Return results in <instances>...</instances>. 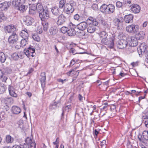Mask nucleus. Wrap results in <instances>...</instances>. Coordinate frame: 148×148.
<instances>
[{"mask_svg":"<svg viewBox=\"0 0 148 148\" xmlns=\"http://www.w3.org/2000/svg\"><path fill=\"white\" fill-rule=\"evenodd\" d=\"M69 52L70 53H72L73 55L75 54H83L84 53L82 52V53H77L76 52V50L74 49L73 48H71Z\"/></svg>","mask_w":148,"mask_h":148,"instance_id":"nucleus-47","label":"nucleus"},{"mask_svg":"<svg viewBox=\"0 0 148 148\" xmlns=\"http://www.w3.org/2000/svg\"><path fill=\"white\" fill-rule=\"evenodd\" d=\"M8 90L10 95L11 96L16 98L17 97V95L15 92V90L13 86L9 85L8 87Z\"/></svg>","mask_w":148,"mask_h":148,"instance_id":"nucleus-17","label":"nucleus"},{"mask_svg":"<svg viewBox=\"0 0 148 148\" xmlns=\"http://www.w3.org/2000/svg\"><path fill=\"white\" fill-rule=\"evenodd\" d=\"M91 8L92 9H93L94 10H97L98 9V5L97 4H93L92 7Z\"/></svg>","mask_w":148,"mask_h":148,"instance_id":"nucleus-56","label":"nucleus"},{"mask_svg":"<svg viewBox=\"0 0 148 148\" xmlns=\"http://www.w3.org/2000/svg\"><path fill=\"white\" fill-rule=\"evenodd\" d=\"M11 111L13 114H17L21 112V110L19 107L13 106L12 107Z\"/></svg>","mask_w":148,"mask_h":148,"instance_id":"nucleus-23","label":"nucleus"},{"mask_svg":"<svg viewBox=\"0 0 148 148\" xmlns=\"http://www.w3.org/2000/svg\"><path fill=\"white\" fill-rule=\"evenodd\" d=\"M35 7L36 8V10L39 13L45 10L43 9L42 5L40 3H38Z\"/></svg>","mask_w":148,"mask_h":148,"instance_id":"nucleus-29","label":"nucleus"},{"mask_svg":"<svg viewBox=\"0 0 148 148\" xmlns=\"http://www.w3.org/2000/svg\"><path fill=\"white\" fill-rule=\"evenodd\" d=\"M86 21L88 23L95 26H97L98 25V23L96 19L91 16L89 17Z\"/></svg>","mask_w":148,"mask_h":148,"instance_id":"nucleus-13","label":"nucleus"},{"mask_svg":"<svg viewBox=\"0 0 148 148\" xmlns=\"http://www.w3.org/2000/svg\"><path fill=\"white\" fill-rule=\"evenodd\" d=\"M76 27H77V25H75L74 24H73L71 23H69V27L68 28V29H74Z\"/></svg>","mask_w":148,"mask_h":148,"instance_id":"nucleus-49","label":"nucleus"},{"mask_svg":"<svg viewBox=\"0 0 148 148\" xmlns=\"http://www.w3.org/2000/svg\"><path fill=\"white\" fill-rule=\"evenodd\" d=\"M65 0H61L59 2V8H62L64 7L65 5L66 4Z\"/></svg>","mask_w":148,"mask_h":148,"instance_id":"nucleus-38","label":"nucleus"},{"mask_svg":"<svg viewBox=\"0 0 148 148\" xmlns=\"http://www.w3.org/2000/svg\"><path fill=\"white\" fill-rule=\"evenodd\" d=\"M123 3L125 6H127L128 7H130L132 5V3L131 0H124Z\"/></svg>","mask_w":148,"mask_h":148,"instance_id":"nucleus-40","label":"nucleus"},{"mask_svg":"<svg viewBox=\"0 0 148 148\" xmlns=\"http://www.w3.org/2000/svg\"><path fill=\"white\" fill-rule=\"evenodd\" d=\"M131 10L135 13H138L140 12V7L137 4H134L131 7Z\"/></svg>","mask_w":148,"mask_h":148,"instance_id":"nucleus-19","label":"nucleus"},{"mask_svg":"<svg viewBox=\"0 0 148 148\" xmlns=\"http://www.w3.org/2000/svg\"><path fill=\"white\" fill-rule=\"evenodd\" d=\"M116 5L118 8H121L123 6V3L119 1H117L116 3Z\"/></svg>","mask_w":148,"mask_h":148,"instance_id":"nucleus-54","label":"nucleus"},{"mask_svg":"<svg viewBox=\"0 0 148 148\" xmlns=\"http://www.w3.org/2000/svg\"><path fill=\"white\" fill-rule=\"evenodd\" d=\"M5 19V17L4 16L3 12H0V21H1V20H4Z\"/></svg>","mask_w":148,"mask_h":148,"instance_id":"nucleus-53","label":"nucleus"},{"mask_svg":"<svg viewBox=\"0 0 148 148\" xmlns=\"http://www.w3.org/2000/svg\"><path fill=\"white\" fill-rule=\"evenodd\" d=\"M28 41V39L23 38L20 42V46L23 47L27 44Z\"/></svg>","mask_w":148,"mask_h":148,"instance_id":"nucleus-36","label":"nucleus"},{"mask_svg":"<svg viewBox=\"0 0 148 148\" xmlns=\"http://www.w3.org/2000/svg\"><path fill=\"white\" fill-rule=\"evenodd\" d=\"M138 138L139 141L143 142V136L141 134H139L138 135Z\"/></svg>","mask_w":148,"mask_h":148,"instance_id":"nucleus-58","label":"nucleus"},{"mask_svg":"<svg viewBox=\"0 0 148 148\" xmlns=\"http://www.w3.org/2000/svg\"><path fill=\"white\" fill-rule=\"evenodd\" d=\"M2 6L1 10H6L10 6L11 4L10 2L5 1L3 3H1Z\"/></svg>","mask_w":148,"mask_h":148,"instance_id":"nucleus-24","label":"nucleus"},{"mask_svg":"<svg viewBox=\"0 0 148 148\" xmlns=\"http://www.w3.org/2000/svg\"><path fill=\"white\" fill-rule=\"evenodd\" d=\"M142 136L143 142L145 140H148V132L147 131H144L143 133Z\"/></svg>","mask_w":148,"mask_h":148,"instance_id":"nucleus-35","label":"nucleus"},{"mask_svg":"<svg viewBox=\"0 0 148 148\" xmlns=\"http://www.w3.org/2000/svg\"><path fill=\"white\" fill-rule=\"evenodd\" d=\"M133 16L132 14L126 15L124 17V20L126 23H132L133 21Z\"/></svg>","mask_w":148,"mask_h":148,"instance_id":"nucleus-20","label":"nucleus"},{"mask_svg":"<svg viewBox=\"0 0 148 148\" xmlns=\"http://www.w3.org/2000/svg\"><path fill=\"white\" fill-rule=\"evenodd\" d=\"M36 8L35 7L30 9L29 11V13L31 15H34L36 13Z\"/></svg>","mask_w":148,"mask_h":148,"instance_id":"nucleus-42","label":"nucleus"},{"mask_svg":"<svg viewBox=\"0 0 148 148\" xmlns=\"http://www.w3.org/2000/svg\"><path fill=\"white\" fill-rule=\"evenodd\" d=\"M35 52V50L32 46H30L27 49H25L24 50V52L28 58L30 56V54L34 53Z\"/></svg>","mask_w":148,"mask_h":148,"instance_id":"nucleus-11","label":"nucleus"},{"mask_svg":"<svg viewBox=\"0 0 148 148\" xmlns=\"http://www.w3.org/2000/svg\"><path fill=\"white\" fill-rule=\"evenodd\" d=\"M88 27L87 23L82 22L77 25V28L79 30H83L85 29Z\"/></svg>","mask_w":148,"mask_h":148,"instance_id":"nucleus-15","label":"nucleus"},{"mask_svg":"<svg viewBox=\"0 0 148 148\" xmlns=\"http://www.w3.org/2000/svg\"><path fill=\"white\" fill-rule=\"evenodd\" d=\"M100 9L101 12L106 14H110L113 13L114 11L115 6L110 4L108 5L103 4L101 6Z\"/></svg>","mask_w":148,"mask_h":148,"instance_id":"nucleus-1","label":"nucleus"},{"mask_svg":"<svg viewBox=\"0 0 148 148\" xmlns=\"http://www.w3.org/2000/svg\"><path fill=\"white\" fill-rule=\"evenodd\" d=\"M59 143V138H57L55 142H53V144H58Z\"/></svg>","mask_w":148,"mask_h":148,"instance_id":"nucleus-59","label":"nucleus"},{"mask_svg":"<svg viewBox=\"0 0 148 148\" xmlns=\"http://www.w3.org/2000/svg\"><path fill=\"white\" fill-rule=\"evenodd\" d=\"M74 19L77 21H78L79 19V14H76L74 16Z\"/></svg>","mask_w":148,"mask_h":148,"instance_id":"nucleus-57","label":"nucleus"},{"mask_svg":"<svg viewBox=\"0 0 148 148\" xmlns=\"http://www.w3.org/2000/svg\"><path fill=\"white\" fill-rule=\"evenodd\" d=\"M12 148H22L21 145H15L13 146Z\"/></svg>","mask_w":148,"mask_h":148,"instance_id":"nucleus-61","label":"nucleus"},{"mask_svg":"<svg viewBox=\"0 0 148 148\" xmlns=\"http://www.w3.org/2000/svg\"><path fill=\"white\" fill-rule=\"evenodd\" d=\"M50 33L51 35H54L55 34L56 32V29H54L53 28L51 27L49 30Z\"/></svg>","mask_w":148,"mask_h":148,"instance_id":"nucleus-48","label":"nucleus"},{"mask_svg":"<svg viewBox=\"0 0 148 148\" xmlns=\"http://www.w3.org/2000/svg\"><path fill=\"white\" fill-rule=\"evenodd\" d=\"M12 70L10 69L7 68L4 69L3 72L7 74H10Z\"/></svg>","mask_w":148,"mask_h":148,"instance_id":"nucleus-51","label":"nucleus"},{"mask_svg":"<svg viewBox=\"0 0 148 148\" xmlns=\"http://www.w3.org/2000/svg\"><path fill=\"white\" fill-rule=\"evenodd\" d=\"M138 51L140 57L141 55H144L148 62V50L147 46L145 43L140 44L139 48H138Z\"/></svg>","mask_w":148,"mask_h":148,"instance_id":"nucleus-2","label":"nucleus"},{"mask_svg":"<svg viewBox=\"0 0 148 148\" xmlns=\"http://www.w3.org/2000/svg\"><path fill=\"white\" fill-rule=\"evenodd\" d=\"M41 78L40 80L41 83V86L43 90L44 89V88L45 86V81H46V75L45 73V72L42 73L40 74Z\"/></svg>","mask_w":148,"mask_h":148,"instance_id":"nucleus-16","label":"nucleus"},{"mask_svg":"<svg viewBox=\"0 0 148 148\" xmlns=\"http://www.w3.org/2000/svg\"><path fill=\"white\" fill-rule=\"evenodd\" d=\"M114 37H111L108 39L107 37L103 38L101 40V42L102 44L106 45L109 47L112 48L114 46Z\"/></svg>","mask_w":148,"mask_h":148,"instance_id":"nucleus-5","label":"nucleus"},{"mask_svg":"<svg viewBox=\"0 0 148 148\" xmlns=\"http://www.w3.org/2000/svg\"><path fill=\"white\" fill-rule=\"evenodd\" d=\"M32 37L35 41L39 42L40 40V37L37 34L33 35L32 36Z\"/></svg>","mask_w":148,"mask_h":148,"instance_id":"nucleus-45","label":"nucleus"},{"mask_svg":"<svg viewBox=\"0 0 148 148\" xmlns=\"http://www.w3.org/2000/svg\"><path fill=\"white\" fill-rule=\"evenodd\" d=\"M128 44L127 41L125 40H119L117 44V47L119 49H123L125 48Z\"/></svg>","mask_w":148,"mask_h":148,"instance_id":"nucleus-10","label":"nucleus"},{"mask_svg":"<svg viewBox=\"0 0 148 148\" xmlns=\"http://www.w3.org/2000/svg\"><path fill=\"white\" fill-rule=\"evenodd\" d=\"M143 117L145 119L144 123L145 126L148 128V118H147L145 116Z\"/></svg>","mask_w":148,"mask_h":148,"instance_id":"nucleus-55","label":"nucleus"},{"mask_svg":"<svg viewBox=\"0 0 148 148\" xmlns=\"http://www.w3.org/2000/svg\"><path fill=\"white\" fill-rule=\"evenodd\" d=\"M96 30V27L94 25H89L87 29V32L90 33H94Z\"/></svg>","mask_w":148,"mask_h":148,"instance_id":"nucleus-27","label":"nucleus"},{"mask_svg":"<svg viewBox=\"0 0 148 148\" xmlns=\"http://www.w3.org/2000/svg\"><path fill=\"white\" fill-rule=\"evenodd\" d=\"M68 28L66 27H62L61 28L60 31L63 34H65L67 32Z\"/></svg>","mask_w":148,"mask_h":148,"instance_id":"nucleus-46","label":"nucleus"},{"mask_svg":"<svg viewBox=\"0 0 148 148\" xmlns=\"http://www.w3.org/2000/svg\"><path fill=\"white\" fill-rule=\"evenodd\" d=\"M18 39V37L16 33L13 32L9 36L8 38V41L10 45H13L16 44Z\"/></svg>","mask_w":148,"mask_h":148,"instance_id":"nucleus-6","label":"nucleus"},{"mask_svg":"<svg viewBox=\"0 0 148 148\" xmlns=\"http://www.w3.org/2000/svg\"><path fill=\"white\" fill-rule=\"evenodd\" d=\"M57 80L58 82H61L62 84H63L64 81H66V79H65L64 80H63V79H58Z\"/></svg>","mask_w":148,"mask_h":148,"instance_id":"nucleus-60","label":"nucleus"},{"mask_svg":"<svg viewBox=\"0 0 148 148\" xmlns=\"http://www.w3.org/2000/svg\"><path fill=\"white\" fill-rule=\"evenodd\" d=\"M14 139L10 135L6 136V141L7 143H12Z\"/></svg>","mask_w":148,"mask_h":148,"instance_id":"nucleus-43","label":"nucleus"},{"mask_svg":"<svg viewBox=\"0 0 148 148\" xmlns=\"http://www.w3.org/2000/svg\"><path fill=\"white\" fill-rule=\"evenodd\" d=\"M75 60H73V59L71 61V62L70 63V65H74L75 63Z\"/></svg>","mask_w":148,"mask_h":148,"instance_id":"nucleus-63","label":"nucleus"},{"mask_svg":"<svg viewBox=\"0 0 148 148\" xmlns=\"http://www.w3.org/2000/svg\"><path fill=\"white\" fill-rule=\"evenodd\" d=\"M58 20L56 23L58 25H60L64 24L66 21V17L63 14H61L58 16Z\"/></svg>","mask_w":148,"mask_h":148,"instance_id":"nucleus-9","label":"nucleus"},{"mask_svg":"<svg viewBox=\"0 0 148 148\" xmlns=\"http://www.w3.org/2000/svg\"><path fill=\"white\" fill-rule=\"evenodd\" d=\"M7 88L3 84H0V94H3L5 92Z\"/></svg>","mask_w":148,"mask_h":148,"instance_id":"nucleus-33","label":"nucleus"},{"mask_svg":"<svg viewBox=\"0 0 148 148\" xmlns=\"http://www.w3.org/2000/svg\"><path fill=\"white\" fill-rule=\"evenodd\" d=\"M78 98L79 100L81 101L82 100L83 97L81 95L79 94L78 95Z\"/></svg>","mask_w":148,"mask_h":148,"instance_id":"nucleus-64","label":"nucleus"},{"mask_svg":"<svg viewBox=\"0 0 148 148\" xmlns=\"http://www.w3.org/2000/svg\"><path fill=\"white\" fill-rule=\"evenodd\" d=\"M76 5L75 3L71 2L70 3L66 4L64 8V12L69 14L72 13L74 10L73 6H75Z\"/></svg>","mask_w":148,"mask_h":148,"instance_id":"nucleus-4","label":"nucleus"},{"mask_svg":"<svg viewBox=\"0 0 148 148\" xmlns=\"http://www.w3.org/2000/svg\"><path fill=\"white\" fill-rule=\"evenodd\" d=\"M25 24L27 26L32 25L34 23V19L31 17L29 16H26L25 19L24 21Z\"/></svg>","mask_w":148,"mask_h":148,"instance_id":"nucleus-14","label":"nucleus"},{"mask_svg":"<svg viewBox=\"0 0 148 148\" xmlns=\"http://www.w3.org/2000/svg\"><path fill=\"white\" fill-rule=\"evenodd\" d=\"M39 16L42 21H44L49 17V11L46 8L42 11L39 13Z\"/></svg>","mask_w":148,"mask_h":148,"instance_id":"nucleus-8","label":"nucleus"},{"mask_svg":"<svg viewBox=\"0 0 148 148\" xmlns=\"http://www.w3.org/2000/svg\"><path fill=\"white\" fill-rule=\"evenodd\" d=\"M114 24L116 26L117 29L119 30H121L123 29L122 21L119 19L116 18L113 21Z\"/></svg>","mask_w":148,"mask_h":148,"instance_id":"nucleus-12","label":"nucleus"},{"mask_svg":"<svg viewBox=\"0 0 148 148\" xmlns=\"http://www.w3.org/2000/svg\"><path fill=\"white\" fill-rule=\"evenodd\" d=\"M72 72H76V73H77V75H79V73L78 71H74V70L73 69V70H72L71 71H69V72L67 73L66 74L67 75H68L69 76L71 75H72Z\"/></svg>","mask_w":148,"mask_h":148,"instance_id":"nucleus-52","label":"nucleus"},{"mask_svg":"<svg viewBox=\"0 0 148 148\" xmlns=\"http://www.w3.org/2000/svg\"><path fill=\"white\" fill-rule=\"evenodd\" d=\"M51 12L54 15L58 16L60 15V11L59 8L57 7L54 6L52 8Z\"/></svg>","mask_w":148,"mask_h":148,"instance_id":"nucleus-18","label":"nucleus"},{"mask_svg":"<svg viewBox=\"0 0 148 148\" xmlns=\"http://www.w3.org/2000/svg\"><path fill=\"white\" fill-rule=\"evenodd\" d=\"M103 28H104V31H106L107 32L109 30L110 26L108 24L104 22L103 23Z\"/></svg>","mask_w":148,"mask_h":148,"instance_id":"nucleus-41","label":"nucleus"},{"mask_svg":"<svg viewBox=\"0 0 148 148\" xmlns=\"http://www.w3.org/2000/svg\"><path fill=\"white\" fill-rule=\"evenodd\" d=\"M0 79L3 82L5 83H6V81L8 78L7 77L5 76L4 74L2 76L0 77Z\"/></svg>","mask_w":148,"mask_h":148,"instance_id":"nucleus-44","label":"nucleus"},{"mask_svg":"<svg viewBox=\"0 0 148 148\" xmlns=\"http://www.w3.org/2000/svg\"><path fill=\"white\" fill-rule=\"evenodd\" d=\"M106 141L105 140H103L101 142V147H102L104 144H106Z\"/></svg>","mask_w":148,"mask_h":148,"instance_id":"nucleus-62","label":"nucleus"},{"mask_svg":"<svg viewBox=\"0 0 148 148\" xmlns=\"http://www.w3.org/2000/svg\"><path fill=\"white\" fill-rule=\"evenodd\" d=\"M106 32V31H103L101 32L99 34L100 38H103L107 37L108 35Z\"/></svg>","mask_w":148,"mask_h":148,"instance_id":"nucleus-37","label":"nucleus"},{"mask_svg":"<svg viewBox=\"0 0 148 148\" xmlns=\"http://www.w3.org/2000/svg\"><path fill=\"white\" fill-rule=\"evenodd\" d=\"M16 29L15 26L12 25H9L6 27V30L8 33L13 32Z\"/></svg>","mask_w":148,"mask_h":148,"instance_id":"nucleus-25","label":"nucleus"},{"mask_svg":"<svg viewBox=\"0 0 148 148\" xmlns=\"http://www.w3.org/2000/svg\"><path fill=\"white\" fill-rule=\"evenodd\" d=\"M137 39V38L136 37H132L130 38V45L131 47H134L137 45L138 42Z\"/></svg>","mask_w":148,"mask_h":148,"instance_id":"nucleus-21","label":"nucleus"},{"mask_svg":"<svg viewBox=\"0 0 148 148\" xmlns=\"http://www.w3.org/2000/svg\"><path fill=\"white\" fill-rule=\"evenodd\" d=\"M12 57L14 60H16L19 57V56L16 53H13L12 55Z\"/></svg>","mask_w":148,"mask_h":148,"instance_id":"nucleus-50","label":"nucleus"},{"mask_svg":"<svg viewBox=\"0 0 148 148\" xmlns=\"http://www.w3.org/2000/svg\"><path fill=\"white\" fill-rule=\"evenodd\" d=\"M25 143L21 145L22 148H36V144L29 137H27L25 140Z\"/></svg>","mask_w":148,"mask_h":148,"instance_id":"nucleus-3","label":"nucleus"},{"mask_svg":"<svg viewBox=\"0 0 148 148\" xmlns=\"http://www.w3.org/2000/svg\"><path fill=\"white\" fill-rule=\"evenodd\" d=\"M42 24L43 26L44 30L45 31H47L49 27V23L45 21H44L42 23Z\"/></svg>","mask_w":148,"mask_h":148,"instance_id":"nucleus-39","label":"nucleus"},{"mask_svg":"<svg viewBox=\"0 0 148 148\" xmlns=\"http://www.w3.org/2000/svg\"><path fill=\"white\" fill-rule=\"evenodd\" d=\"M76 31L74 29H68L67 34L69 36H73L76 34Z\"/></svg>","mask_w":148,"mask_h":148,"instance_id":"nucleus-34","label":"nucleus"},{"mask_svg":"<svg viewBox=\"0 0 148 148\" xmlns=\"http://www.w3.org/2000/svg\"><path fill=\"white\" fill-rule=\"evenodd\" d=\"M145 35V33L143 31H140L137 33L136 35V37L140 40H141L144 38Z\"/></svg>","mask_w":148,"mask_h":148,"instance_id":"nucleus-26","label":"nucleus"},{"mask_svg":"<svg viewBox=\"0 0 148 148\" xmlns=\"http://www.w3.org/2000/svg\"><path fill=\"white\" fill-rule=\"evenodd\" d=\"M4 100L6 104H11L13 103L14 102L13 99L11 97H5L4 99Z\"/></svg>","mask_w":148,"mask_h":148,"instance_id":"nucleus-30","label":"nucleus"},{"mask_svg":"<svg viewBox=\"0 0 148 148\" xmlns=\"http://www.w3.org/2000/svg\"><path fill=\"white\" fill-rule=\"evenodd\" d=\"M20 35L23 38L28 39L29 34L27 30L25 29L22 30L20 33Z\"/></svg>","mask_w":148,"mask_h":148,"instance_id":"nucleus-22","label":"nucleus"},{"mask_svg":"<svg viewBox=\"0 0 148 148\" xmlns=\"http://www.w3.org/2000/svg\"><path fill=\"white\" fill-rule=\"evenodd\" d=\"M6 59V57L4 53L0 51V62L1 63H4Z\"/></svg>","mask_w":148,"mask_h":148,"instance_id":"nucleus-28","label":"nucleus"},{"mask_svg":"<svg viewBox=\"0 0 148 148\" xmlns=\"http://www.w3.org/2000/svg\"><path fill=\"white\" fill-rule=\"evenodd\" d=\"M18 7V9L20 10L21 12H23L26 10L27 8L26 6L23 5L22 4H21L20 5L18 6H16Z\"/></svg>","mask_w":148,"mask_h":148,"instance_id":"nucleus-32","label":"nucleus"},{"mask_svg":"<svg viewBox=\"0 0 148 148\" xmlns=\"http://www.w3.org/2000/svg\"><path fill=\"white\" fill-rule=\"evenodd\" d=\"M139 29L138 26L133 24L129 25L126 27V31L132 33H136L138 32Z\"/></svg>","mask_w":148,"mask_h":148,"instance_id":"nucleus-7","label":"nucleus"},{"mask_svg":"<svg viewBox=\"0 0 148 148\" xmlns=\"http://www.w3.org/2000/svg\"><path fill=\"white\" fill-rule=\"evenodd\" d=\"M20 0H12V4L14 6H18L20 5L21 4L24 3L20 1Z\"/></svg>","mask_w":148,"mask_h":148,"instance_id":"nucleus-31","label":"nucleus"}]
</instances>
